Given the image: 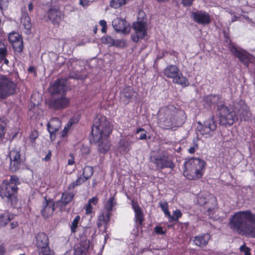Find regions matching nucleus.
Here are the masks:
<instances>
[{
	"mask_svg": "<svg viewBox=\"0 0 255 255\" xmlns=\"http://www.w3.org/2000/svg\"><path fill=\"white\" fill-rule=\"evenodd\" d=\"M18 225V223L17 222H13L10 223V227L11 229H14L16 228Z\"/></svg>",
	"mask_w": 255,
	"mask_h": 255,
	"instance_id": "obj_59",
	"label": "nucleus"
},
{
	"mask_svg": "<svg viewBox=\"0 0 255 255\" xmlns=\"http://www.w3.org/2000/svg\"><path fill=\"white\" fill-rule=\"evenodd\" d=\"M132 207L135 213L136 222L141 225L143 221V215L141 210L137 204L134 202L132 203Z\"/></svg>",
	"mask_w": 255,
	"mask_h": 255,
	"instance_id": "obj_28",
	"label": "nucleus"
},
{
	"mask_svg": "<svg viewBox=\"0 0 255 255\" xmlns=\"http://www.w3.org/2000/svg\"><path fill=\"white\" fill-rule=\"evenodd\" d=\"M70 103V100L65 95H62L54 97L50 103V106L54 109H62L67 107Z\"/></svg>",
	"mask_w": 255,
	"mask_h": 255,
	"instance_id": "obj_15",
	"label": "nucleus"
},
{
	"mask_svg": "<svg viewBox=\"0 0 255 255\" xmlns=\"http://www.w3.org/2000/svg\"><path fill=\"white\" fill-rule=\"evenodd\" d=\"M78 122V119L72 118L70 119L69 122L67 124L66 126L65 127L64 129L63 130L62 133V136L64 137L66 135L67 133L68 132V130L70 128V127L74 124H76Z\"/></svg>",
	"mask_w": 255,
	"mask_h": 255,
	"instance_id": "obj_36",
	"label": "nucleus"
},
{
	"mask_svg": "<svg viewBox=\"0 0 255 255\" xmlns=\"http://www.w3.org/2000/svg\"><path fill=\"white\" fill-rule=\"evenodd\" d=\"M54 205L52 201L45 200L41 213L44 218H48L51 216L54 210Z\"/></svg>",
	"mask_w": 255,
	"mask_h": 255,
	"instance_id": "obj_25",
	"label": "nucleus"
},
{
	"mask_svg": "<svg viewBox=\"0 0 255 255\" xmlns=\"http://www.w3.org/2000/svg\"><path fill=\"white\" fill-rule=\"evenodd\" d=\"M4 61V64L7 65L9 63L8 60L5 58V57H4L3 59H2V61Z\"/></svg>",
	"mask_w": 255,
	"mask_h": 255,
	"instance_id": "obj_62",
	"label": "nucleus"
},
{
	"mask_svg": "<svg viewBox=\"0 0 255 255\" xmlns=\"http://www.w3.org/2000/svg\"><path fill=\"white\" fill-rule=\"evenodd\" d=\"M114 39L110 36H106L103 37L101 39V41L104 44H107L109 46H113L114 44Z\"/></svg>",
	"mask_w": 255,
	"mask_h": 255,
	"instance_id": "obj_42",
	"label": "nucleus"
},
{
	"mask_svg": "<svg viewBox=\"0 0 255 255\" xmlns=\"http://www.w3.org/2000/svg\"><path fill=\"white\" fill-rule=\"evenodd\" d=\"M194 0H182V3L185 6H189L191 5Z\"/></svg>",
	"mask_w": 255,
	"mask_h": 255,
	"instance_id": "obj_54",
	"label": "nucleus"
},
{
	"mask_svg": "<svg viewBox=\"0 0 255 255\" xmlns=\"http://www.w3.org/2000/svg\"><path fill=\"white\" fill-rule=\"evenodd\" d=\"M220 97L217 95H208L204 98V101L208 106L216 104L219 100Z\"/></svg>",
	"mask_w": 255,
	"mask_h": 255,
	"instance_id": "obj_34",
	"label": "nucleus"
},
{
	"mask_svg": "<svg viewBox=\"0 0 255 255\" xmlns=\"http://www.w3.org/2000/svg\"><path fill=\"white\" fill-rule=\"evenodd\" d=\"M4 128L1 125H0V138L4 134Z\"/></svg>",
	"mask_w": 255,
	"mask_h": 255,
	"instance_id": "obj_58",
	"label": "nucleus"
},
{
	"mask_svg": "<svg viewBox=\"0 0 255 255\" xmlns=\"http://www.w3.org/2000/svg\"><path fill=\"white\" fill-rule=\"evenodd\" d=\"M8 0H0V9H2L8 6Z\"/></svg>",
	"mask_w": 255,
	"mask_h": 255,
	"instance_id": "obj_48",
	"label": "nucleus"
},
{
	"mask_svg": "<svg viewBox=\"0 0 255 255\" xmlns=\"http://www.w3.org/2000/svg\"><path fill=\"white\" fill-rule=\"evenodd\" d=\"M51 157V153H49L48 154L46 155L45 157L44 158L45 160L47 161L50 159Z\"/></svg>",
	"mask_w": 255,
	"mask_h": 255,
	"instance_id": "obj_61",
	"label": "nucleus"
},
{
	"mask_svg": "<svg viewBox=\"0 0 255 255\" xmlns=\"http://www.w3.org/2000/svg\"><path fill=\"white\" fill-rule=\"evenodd\" d=\"M130 141L126 138H122L119 142L118 149L121 153H127L130 150Z\"/></svg>",
	"mask_w": 255,
	"mask_h": 255,
	"instance_id": "obj_27",
	"label": "nucleus"
},
{
	"mask_svg": "<svg viewBox=\"0 0 255 255\" xmlns=\"http://www.w3.org/2000/svg\"><path fill=\"white\" fill-rule=\"evenodd\" d=\"M20 184L18 178L14 175L10 177V180H4L0 186L1 197L10 202L12 204H16L17 199L15 196L18 189L17 185Z\"/></svg>",
	"mask_w": 255,
	"mask_h": 255,
	"instance_id": "obj_6",
	"label": "nucleus"
},
{
	"mask_svg": "<svg viewBox=\"0 0 255 255\" xmlns=\"http://www.w3.org/2000/svg\"><path fill=\"white\" fill-rule=\"evenodd\" d=\"M100 25L102 26V32L105 33L107 30V22L105 20H101L99 21Z\"/></svg>",
	"mask_w": 255,
	"mask_h": 255,
	"instance_id": "obj_49",
	"label": "nucleus"
},
{
	"mask_svg": "<svg viewBox=\"0 0 255 255\" xmlns=\"http://www.w3.org/2000/svg\"><path fill=\"white\" fill-rule=\"evenodd\" d=\"M216 127L213 118H211L205 122L204 125L199 124L197 127V130L205 137H210L213 135L214 131Z\"/></svg>",
	"mask_w": 255,
	"mask_h": 255,
	"instance_id": "obj_12",
	"label": "nucleus"
},
{
	"mask_svg": "<svg viewBox=\"0 0 255 255\" xmlns=\"http://www.w3.org/2000/svg\"><path fill=\"white\" fill-rule=\"evenodd\" d=\"M205 165V162L198 158L189 159L184 163L183 174L190 180H195L202 177Z\"/></svg>",
	"mask_w": 255,
	"mask_h": 255,
	"instance_id": "obj_5",
	"label": "nucleus"
},
{
	"mask_svg": "<svg viewBox=\"0 0 255 255\" xmlns=\"http://www.w3.org/2000/svg\"><path fill=\"white\" fill-rule=\"evenodd\" d=\"M210 201L214 204L213 207H208L206 205L205 208L207 209V211L209 213V216L211 217L214 212L215 206L216 205L215 200L214 197L212 195H210Z\"/></svg>",
	"mask_w": 255,
	"mask_h": 255,
	"instance_id": "obj_38",
	"label": "nucleus"
},
{
	"mask_svg": "<svg viewBox=\"0 0 255 255\" xmlns=\"http://www.w3.org/2000/svg\"><path fill=\"white\" fill-rule=\"evenodd\" d=\"M98 202V198L96 196H95L91 199H89L88 201V203L91 205H96Z\"/></svg>",
	"mask_w": 255,
	"mask_h": 255,
	"instance_id": "obj_52",
	"label": "nucleus"
},
{
	"mask_svg": "<svg viewBox=\"0 0 255 255\" xmlns=\"http://www.w3.org/2000/svg\"><path fill=\"white\" fill-rule=\"evenodd\" d=\"M139 14H142V15H143V14H144V13H143V12H139Z\"/></svg>",
	"mask_w": 255,
	"mask_h": 255,
	"instance_id": "obj_64",
	"label": "nucleus"
},
{
	"mask_svg": "<svg viewBox=\"0 0 255 255\" xmlns=\"http://www.w3.org/2000/svg\"><path fill=\"white\" fill-rule=\"evenodd\" d=\"M21 23L26 30L25 32L28 33L31 28V24L30 17L26 12L25 7L22 8L21 9V14L20 16Z\"/></svg>",
	"mask_w": 255,
	"mask_h": 255,
	"instance_id": "obj_22",
	"label": "nucleus"
},
{
	"mask_svg": "<svg viewBox=\"0 0 255 255\" xmlns=\"http://www.w3.org/2000/svg\"><path fill=\"white\" fill-rule=\"evenodd\" d=\"M191 17L197 23L203 25L208 24L211 22L210 15L205 11L198 10L192 12Z\"/></svg>",
	"mask_w": 255,
	"mask_h": 255,
	"instance_id": "obj_17",
	"label": "nucleus"
},
{
	"mask_svg": "<svg viewBox=\"0 0 255 255\" xmlns=\"http://www.w3.org/2000/svg\"><path fill=\"white\" fill-rule=\"evenodd\" d=\"M8 39L15 50L18 52H21L22 50V40L19 33L14 32L10 33L8 35Z\"/></svg>",
	"mask_w": 255,
	"mask_h": 255,
	"instance_id": "obj_18",
	"label": "nucleus"
},
{
	"mask_svg": "<svg viewBox=\"0 0 255 255\" xmlns=\"http://www.w3.org/2000/svg\"><path fill=\"white\" fill-rule=\"evenodd\" d=\"M140 133L139 138L141 140H144L146 138V132L144 129L142 128H139L137 129L136 133L138 134Z\"/></svg>",
	"mask_w": 255,
	"mask_h": 255,
	"instance_id": "obj_44",
	"label": "nucleus"
},
{
	"mask_svg": "<svg viewBox=\"0 0 255 255\" xmlns=\"http://www.w3.org/2000/svg\"><path fill=\"white\" fill-rule=\"evenodd\" d=\"M117 200L114 196H111L108 200L105 205V207L107 212H110L113 210V207L116 206Z\"/></svg>",
	"mask_w": 255,
	"mask_h": 255,
	"instance_id": "obj_32",
	"label": "nucleus"
},
{
	"mask_svg": "<svg viewBox=\"0 0 255 255\" xmlns=\"http://www.w3.org/2000/svg\"><path fill=\"white\" fill-rule=\"evenodd\" d=\"M220 121L224 125H232L239 117L241 120H246L250 115L247 105L240 101L234 104V108H229L223 105L218 106Z\"/></svg>",
	"mask_w": 255,
	"mask_h": 255,
	"instance_id": "obj_3",
	"label": "nucleus"
},
{
	"mask_svg": "<svg viewBox=\"0 0 255 255\" xmlns=\"http://www.w3.org/2000/svg\"><path fill=\"white\" fill-rule=\"evenodd\" d=\"M182 215V213L179 210H176L173 212V215H171L170 213L169 216H168V220L169 222H173L178 221V219Z\"/></svg>",
	"mask_w": 255,
	"mask_h": 255,
	"instance_id": "obj_37",
	"label": "nucleus"
},
{
	"mask_svg": "<svg viewBox=\"0 0 255 255\" xmlns=\"http://www.w3.org/2000/svg\"><path fill=\"white\" fill-rule=\"evenodd\" d=\"M74 163V158L72 154L70 155V158L68 159V164L69 165H73Z\"/></svg>",
	"mask_w": 255,
	"mask_h": 255,
	"instance_id": "obj_56",
	"label": "nucleus"
},
{
	"mask_svg": "<svg viewBox=\"0 0 255 255\" xmlns=\"http://www.w3.org/2000/svg\"><path fill=\"white\" fill-rule=\"evenodd\" d=\"M185 118L183 111L169 105L160 109L158 114V124L163 128L171 129L174 127L180 126Z\"/></svg>",
	"mask_w": 255,
	"mask_h": 255,
	"instance_id": "obj_4",
	"label": "nucleus"
},
{
	"mask_svg": "<svg viewBox=\"0 0 255 255\" xmlns=\"http://www.w3.org/2000/svg\"><path fill=\"white\" fill-rule=\"evenodd\" d=\"M240 250L242 252L244 253V255H251L250 250L245 245L240 247Z\"/></svg>",
	"mask_w": 255,
	"mask_h": 255,
	"instance_id": "obj_47",
	"label": "nucleus"
},
{
	"mask_svg": "<svg viewBox=\"0 0 255 255\" xmlns=\"http://www.w3.org/2000/svg\"><path fill=\"white\" fill-rule=\"evenodd\" d=\"M16 84L4 75H0V99H4L16 93Z\"/></svg>",
	"mask_w": 255,
	"mask_h": 255,
	"instance_id": "obj_8",
	"label": "nucleus"
},
{
	"mask_svg": "<svg viewBox=\"0 0 255 255\" xmlns=\"http://www.w3.org/2000/svg\"><path fill=\"white\" fill-rule=\"evenodd\" d=\"M7 54L6 45L3 42L0 41V63L2 61V59L6 57Z\"/></svg>",
	"mask_w": 255,
	"mask_h": 255,
	"instance_id": "obj_35",
	"label": "nucleus"
},
{
	"mask_svg": "<svg viewBox=\"0 0 255 255\" xmlns=\"http://www.w3.org/2000/svg\"><path fill=\"white\" fill-rule=\"evenodd\" d=\"M80 220V217L79 215L76 216L73 221L72 222L71 225V230L72 233H75L76 231V229L78 226L79 221Z\"/></svg>",
	"mask_w": 255,
	"mask_h": 255,
	"instance_id": "obj_40",
	"label": "nucleus"
},
{
	"mask_svg": "<svg viewBox=\"0 0 255 255\" xmlns=\"http://www.w3.org/2000/svg\"><path fill=\"white\" fill-rule=\"evenodd\" d=\"M74 196V194L73 192L65 191L62 194V197L59 201L58 203L60 205L65 206L69 204L72 201Z\"/></svg>",
	"mask_w": 255,
	"mask_h": 255,
	"instance_id": "obj_29",
	"label": "nucleus"
},
{
	"mask_svg": "<svg viewBox=\"0 0 255 255\" xmlns=\"http://www.w3.org/2000/svg\"><path fill=\"white\" fill-rule=\"evenodd\" d=\"M84 180L82 179V176H80V177H78L77 180L73 182H72L71 184H69L68 186V189L69 190H72L75 188L76 186H79L84 183Z\"/></svg>",
	"mask_w": 255,
	"mask_h": 255,
	"instance_id": "obj_39",
	"label": "nucleus"
},
{
	"mask_svg": "<svg viewBox=\"0 0 255 255\" xmlns=\"http://www.w3.org/2000/svg\"><path fill=\"white\" fill-rule=\"evenodd\" d=\"M112 25L117 31L124 34H128L130 32L129 24L124 19L116 18L113 20Z\"/></svg>",
	"mask_w": 255,
	"mask_h": 255,
	"instance_id": "obj_16",
	"label": "nucleus"
},
{
	"mask_svg": "<svg viewBox=\"0 0 255 255\" xmlns=\"http://www.w3.org/2000/svg\"><path fill=\"white\" fill-rule=\"evenodd\" d=\"M13 219V215H10L8 213H5L0 215V228L5 226Z\"/></svg>",
	"mask_w": 255,
	"mask_h": 255,
	"instance_id": "obj_31",
	"label": "nucleus"
},
{
	"mask_svg": "<svg viewBox=\"0 0 255 255\" xmlns=\"http://www.w3.org/2000/svg\"><path fill=\"white\" fill-rule=\"evenodd\" d=\"M198 145L197 143H196L194 142V145L193 146L190 147L188 151L190 153L193 154L195 152L196 149L198 148Z\"/></svg>",
	"mask_w": 255,
	"mask_h": 255,
	"instance_id": "obj_51",
	"label": "nucleus"
},
{
	"mask_svg": "<svg viewBox=\"0 0 255 255\" xmlns=\"http://www.w3.org/2000/svg\"><path fill=\"white\" fill-rule=\"evenodd\" d=\"M211 238L209 234H201L194 237L193 243L198 247H202L206 246Z\"/></svg>",
	"mask_w": 255,
	"mask_h": 255,
	"instance_id": "obj_23",
	"label": "nucleus"
},
{
	"mask_svg": "<svg viewBox=\"0 0 255 255\" xmlns=\"http://www.w3.org/2000/svg\"><path fill=\"white\" fill-rule=\"evenodd\" d=\"M10 159L9 169L15 172L19 169L21 164L20 151L19 149L14 148L11 150L9 154Z\"/></svg>",
	"mask_w": 255,
	"mask_h": 255,
	"instance_id": "obj_13",
	"label": "nucleus"
},
{
	"mask_svg": "<svg viewBox=\"0 0 255 255\" xmlns=\"http://www.w3.org/2000/svg\"><path fill=\"white\" fill-rule=\"evenodd\" d=\"M159 206L166 216H169L170 212L168 210V205L167 202H160Z\"/></svg>",
	"mask_w": 255,
	"mask_h": 255,
	"instance_id": "obj_41",
	"label": "nucleus"
},
{
	"mask_svg": "<svg viewBox=\"0 0 255 255\" xmlns=\"http://www.w3.org/2000/svg\"><path fill=\"white\" fill-rule=\"evenodd\" d=\"M92 205L88 203L85 207L86 213L87 214H91L92 212Z\"/></svg>",
	"mask_w": 255,
	"mask_h": 255,
	"instance_id": "obj_53",
	"label": "nucleus"
},
{
	"mask_svg": "<svg viewBox=\"0 0 255 255\" xmlns=\"http://www.w3.org/2000/svg\"><path fill=\"white\" fill-rule=\"evenodd\" d=\"M66 81L64 79H58L51 85L49 91L51 94H63L66 91Z\"/></svg>",
	"mask_w": 255,
	"mask_h": 255,
	"instance_id": "obj_19",
	"label": "nucleus"
},
{
	"mask_svg": "<svg viewBox=\"0 0 255 255\" xmlns=\"http://www.w3.org/2000/svg\"><path fill=\"white\" fill-rule=\"evenodd\" d=\"M229 225L240 234L255 238V214L249 211L235 213L229 219Z\"/></svg>",
	"mask_w": 255,
	"mask_h": 255,
	"instance_id": "obj_1",
	"label": "nucleus"
},
{
	"mask_svg": "<svg viewBox=\"0 0 255 255\" xmlns=\"http://www.w3.org/2000/svg\"><path fill=\"white\" fill-rule=\"evenodd\" d=\"M35 245L42 255H54V252L49 247V239L46 234L40 232L35 237Z\"/></svg>",
	"mask_w": 255,
	"mask_h": 255,
	"instance_id": "obj_10",
	"label": "nucleus"
},
{
	"mask_svg": "<svg viewBox=\"0 0 255 255\" xmlns=\"http://www.w3.org/2000/svg\"><path fill=\"white\" fill-rule=\"evenodd\" d=\"M163 74L167 78L172 79L173 83L180 85L183 87L189 85L188 80L183 75L176 65L167 66L163 71Z\"/></svg>",
	"mask_w": 255,
	"mask_h": 255,
	"instance_id": "obj_7",
	"label": "nucleus"
},
{
	"mask_svg": "<svg viewBox=\"0 0 255 255\" xmlns=\"http://www.w3.org/2000/svg\"><path fill=\"white\" fill-rule=\"evenodd\" d=\"M230 50L232 53L237 57L245 66H248L249 63L251 62L252 56L247 52L239 49L234 45L230 46Z\"/></svg>",
	"mask_w": 255,
	"mask_h": 255,
	"instance_id": "obj_14",
	"label": "nucleus"
},
{
	"mask_svg": "<svg viewBox=\"0 0 255 255\" xmlns=\"http://www.w3.org/2000/svg\"><path fill=\"white\" fill-rule=\"evenodd\" d=\"M38 131L36 130H33L31 132L29 135V141L31 143L32 146L34 145V142L35 140L38 137Z\"/></svg>",
	"mask_w": 255,
	"mask_h": 255,
	"instance_id": "obj_43",
	"label": "nucleus"
},
{
	"mask_svg": "<svg viewBox=\"0 0 255 255\" xmlns=\"http://www.w3.org/2000/svg\"><path fill=\"white\" fill-rule=\"evenodd\" d=\"M198 202L199 204L200 205H204V204L206 205L208 203V202H207L206 201H204L203 200H202V197L201 196L198 197Z\"/></svg>",
	"mask_w": 255,
	"mask_h": 255,
	"instance_id": "obj_55",
	"label": "nucleus"
},
{
	"mask_svg": "<svg viewBox=\"0 0 255 255\" xmlns=\"http://www.w3.org/2000/svg\"><path fill=\"white\" fill-rule=\"evenodd\" d=\"M154 232L157 234L163 235L165 233V230L160 226H156L154 228Z\"/></svg>",
	"mask_w": 255,
	"mask_h": 255,
	"instance_id": "obj_46",
	"label": "nucleus"
},
{
	"mask_svg": "<svg viewBox=\"0 0 255 255\" xmlns=\"http://www.w3.org/2000/svg\"><path fill=\"white\" fill-rule=\"evenodd\" d=\"M112 131L110 122L105 117L94 119L92 129L93 141L98 143L99 150L102 153H106L110 149L111 144L108 137Z\"/></svg>",
	"mask_w": 255,
	"mask_h": 255,
	"instance_id": "obj_2",
	"label": "nucleus"
},
{
	"mask_svg": "<svg viewBox=\"0 0 255 255\" xmlns=\"http://www.w3.org/2000/svg\"><path fill=\"white\" fill-rule=\"evenodd\" d=\"M135 92L133 89L127 86L125 87L121 94V97L125 103H128L129 100L134 96Z\"/></svg>",
	"mask_w": 255,
	"mask_h": 255,
	"instance_id": "obj_24",
	"label": "nucleus"
},
{
	"mask_svg": "<svg viewBox=\"0 0 255 255\" xmlns=\"http://www.w3.org/2000/svg\"><path fill=\"white\" fill-rule=\"evenodd\" d=\"M151 161L155 165L157 169L165 168L173 169L175 167L172 155L165 152H159L157 155L152 156Z\"/></svg>",
	"mask_w": 255,
	"mask_h": 255,
	"instance_id": "obj_9",
	"label": "nucleus"
},
{
	"mask_svg": "<svg viewBox=\"0 0 255 255\" xmlns=\"http://www.w3.org/2000/svg\"><path fill=\"white\" fill-rule=\"evenodd\" d=\"M92 246L89 240H86L77 245L74 249V255H87Z\"/></svg>",
	"mask_w": 255,
	"mask_h": 255,
	"instance_id": "obj_20",
	"label": "nucleus"
},
{
	"mask_svg": "<svg viewBox=\"0 0 255 255\" xmlns=\"http://www.w3.org/2000/svg\"><path fill=\"white\" fill-rule=\"evenodd\" d=\"M93 169L92 167L90 166H86L83 171L82 177L84 182H85L87 180L89 179L93 174Z\"/></svg>",
	"mask_w": 255,
	"mask_h": 255,
	"instance_id": "obj_33",
	"label": "nucleus"
},
{
	"mask_svg": "<svg viewBox=\"0 0 255 255\" xmlns=\"http://www.w3.org/2000/svg\"><path fill=\"white\" fill-rule=\"evenodd\" d=\"M6 252L5 248L3 244L0 245V255H4Z\"/></svg>",
	"mask_w": 255,
	"mask_h": 255,
	"instance_id": "obj_57",
	"label": "nucleus"
},
{
	"mask_svg": "<svg viewBox=\"0 0 255 255\" xmlns=\"http://www.w3.org/2000/svg\"><path fill=\"white\" fill-rule=\"evenodd\" d=\"M79 3L84 7H86L90 5V1L88 0H79Z\"/></svg>",
	"mask_w": 255,
	"mask_h": 255,
	"instance_id": "obj_50",
	"label": "nucleus"
},
{
	"mask_svg": "<svg viewBox=\"0 0 255 255\" xmlns=\"http://www.w3.org/2000/svg\"><path fill=\"white\" fill-rule=\"evenodd\" d=\"M34 6L32 3H29L28 5V10L31 12L33 9Z\"/></svg>",
	"mask_w": 255,
	"mask_h": 255,
	"instance_id": "obj_60",
	"label": "nucleus"
},
{
	"mask_svg": "<svg viewBox=\"0 0 255 255\" xmlns=\"http://www.w3.org/2000/svg\"><path fill=\"white\" fill-rule=\"evenodd\" d=\"M132 28L134 33L131 35V38L133 42L137 43L139 39H147V25L145 22H135L132 24Z\"/></svg>",
	"mask_w": 255,
	"mask_h": 255,
	"instance_id": "obj_11",
	"label": "nucleus"
},
{
	"mask_svg": "<svg viewBox=\"0 0 255 255\" xmlns=\"http://www.w3.org/2000/svg\"><path fill=\"white\" fill-rule=\"evenodd\" d=\"M126 45V42L123 40H115L114 44L113 46H116L120 47H124Z\"/></svg>",
	"mask_w": 255,
	"mask_h": 255,
	"instance_id": "obj_45",
	"label": "nucleus"
},
{
	"mask_svg": "<svg viewBox=\"0 0 255 255\" xmlns=\"http://www.w3.org/2000/svg\"><path fill=\"white\" fill-rule=\"evenodd\" d=\"M47 15L49 19L54 25H58L60 21L62 20V13L56 7H52L49 9L47 12Z\"/></svg>",
	"mask_w": 255,
	"mask_h": 255,
	"instance_id": "obj_21",
	"label": "nucleus"
},
{
	"mask_svg": "<svg viewBox=\"0 0 255 255\" xmlns=\"http://www.w3.org/2000/svg\"><path fill=\"white\" fill-rule=\"evenodd\" d=\"M97 28H94V33H96L97 32Z\"/></svg>",
	"mask_w": 255,
	"mask_h": 255,
	"instance_id": "obj_63",
	"label": "nucleus"
},
{
	"mask_svg": "<svg viewBox=\"0 0 255 255\" xmlns=\"http://www.w3.org/2000/svg\"><path fill=\"white\" fill-rule=\"evenodd\" d=\"M111 213L107 212L103 213L99 217V222L98 223V228H101L103 224H105V228H107V225L110 221Z\"/></svg>",
	"mask_w": 255,
	"mask_h": 255,
	"instance_id": "obj_30",
	"label": "nucleus"
},
{
	"mask_svg": "<svg viewBox=\"0 0 255 255\" xmlns=\"http://www.w3.org/2000/svg\"><path fill=\"white\" fill-rule=\"evenodd\" d=\"M61 126V122L57 118H52L48 124V130L52 136V134L57 131Z\"/></svg>",
	"mask_w": 255,
	"mask_h": 255,
	"instance_id": "obj_26",
	"label": "nucleus"
}]
</instances>
